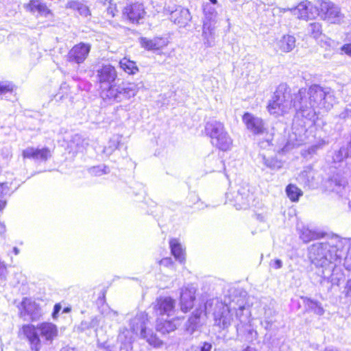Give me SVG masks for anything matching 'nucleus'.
<instances>
[{"label":"nucleus","instance_id":"37","mask_svg":"<svg viewBox=\"0 0 351 351\" xmlns=\"http://www.w3.org/2000/svg\"><path fill=\"white\" fill-rule=\"evenodd\" d=\"M7 272V265L0 260V278L4 276Z\"/></svg>","mask_w":351,"mask_h":351},{"label":"nucleus","instance_id":"7","mask_svg":"<svg viewBox=\"0 0 351 351\" xmlns=\"http://www.w3.org/2000/svg\"><path fill=\"white\" fill-rule=\"evenodd\" d=\"M137 85L134 82L123 83L120 86L115 84L106 89V97L117 101H121L125 99L134 97L138 92Z\"/></svg>","mask_w":351,"mask_h":351},{"label":"nucleus","instance_id":"15","mask_svg":"<svg viewBox=\"0 0 351 351\" xmlns=\"http://www.w3.org/2000/svg\"><path fill=\"white\" fill-rule=\"evenodd\" d=\"M196 290L192 287L182 289L180 298V309L184 313L191 311L195 306Z\"/></svg>","mask_w":351,"mask_h":351},{"label":"nucleus","instance_id":"19","mask_svg":"<svg viewBox=\"0 0 351 351\" xmlns=\"http://www.w3.org/2000/svg\"><path fill=\"white\" fill-rule=\"evenodd\" d=\"M25 8L31 12H38L39 14L43 16L51 14V11L46 3L40 2V0H29Z\"/></svg>","mask_w":351,"mask_h":351},{"label":"nucleus","instance_id":"36","mask_svg":"<svg viewBox=\"0 0 351 351\" xmlns=\"http://www.w3.org/2000/svg\"><path fill=\"white\" fill-rule=\"evenodd\" d=\"M345 296L351 298V280H348L346 285Z\"/></svg>","mask_w":351,"mask_h":351},{"label":"nucleus","instance_id":"6","mask_svg":"<svg viewBox=\"0 0 351 351\" xmlns=\"http://www.w3.org/2000/svg\"><path fill=\"white\" fill-rule=\"evenodd\" d=\"M17 308L19 316L24 320L37 321L43 315L40 305L32 298H23Z\"/></svg>","mask_w":351,"mask_h":351},{"label":"nucleus","instance_id":"31","mask_svg":"<svg viewBox=\"0 0 351 351\" xmlns=\"http://www.w3.org/2000/svg\"><path fill=\"white\" fill-rule=\"evenodd\" d=\"M213 27L210 20L204 22L202 25V36L206 39H208L209 36L213 34Z\"/></svg>","mask_w":351,"mask_h":351},{"label":"nucleus","instance_id":"16","mask_svg":"<svg viewBox=\"0 0 351 351\" xmlns=\"http://www.w3.org/2000/svg\"><path fill=\"white\" fill-rule=\"evenodd\" d=\"M141 337L146 342L154 348H158L163 346V341L154 332L147 330L146 327H143L141 330Z\"/></svg>","mask_w":351,"mask_h":351},{"label":"nucleus","instance_id":"20","mask_svg":"<svg viewBox=\"0 0 351 351\" xmlns=\"http://www.w3.org/2000/svg\"><path fill=\"white\" fill-rule=\"evenodd\" d=\"M295 46V38L293 36L286 34L277 42L278 50L281 53H288Z\"/></svg>","mask_w":351,"mask_h":351},{"label":"nucleus","instance_id":"34","mask_svg":"<svg viewBox=\"0 0 351 351\" xmlns=\"http://www.w3.org/2000/svg\"><path fill=\"white\" fill-rule=\"evenodd\" d=\"M61 305L60 303H57L54 305L53 306V312H52V317L53 319H56L58 317V315L60 312V311L61 310Z\"/></svg>","mask_w":351,"mask_h":351},{"label":"nucleus","instance_id":"45","mask_svg":"<svg viewBox=\"0 0 351 351\" xmlns=\"http://www.w3.org/2000/svg\"><path fill=\"white\" fill-rule=\"evenodd\" d=\"M213 4H216L217 3V0H209Z\"/></svg>","mask_w":351,"mask_h":351},{"label":"nucleus","instance_id":"41","mask_svg":"<svg viewBox=\"0 0 351 351\" xmlns=\"http://www.w3.org/2000/svg\"><path fill=\"white\" fill-rule=\"evenodd\" d=\"M350 260H351V254H348V256H346V260H345V261H346V264H348V262ZM346 268H347L348 269H351V264H350V265H348L346 266Z\"/></svg>","mask_w":351,"mask_h":351},{"label":"nucleus","instance_id":"10","mask_svg":"<svg viewBox=\"0 0 351 351\" xmlns=\"http://www.w3.org/2000/svg\"><path fill=\"white\" fill-rule=\"evenodd\" d=\"M242 121L247 130L254 135L263 134L267 132L263 120L250 112H244L242 115Z\"/></svg>","mask_w":351,"mask_h":351},{"label":"nucleus","instance_id":"26","mask_svg":"<svg viewBox=\"0 0 351 351\" xmlns=\"http://www.w3.org/2000/svg\"><path fill=\"white\" fill-rule=\"evenodd\" d=\"M10 186L11 183L8 182L0 183V212L4 209L7 204L6 201L3 199V197L6 195H10L12 193Z\"/></svg>","mask_w":351,"mask_h":351},{"label":"nucleus","instance_id":"46","mask_svg":"<svg viewBox=\"0 0 351 351\" xmlns=\"http://www.w3.org/2000/svg\"><path fill=\"white\" fill-rule=\"evenodd\" d=\"M226 311H227L228 313H229V312H230V311H229V309H228V308H227V309H226Z\"/></svg>","mask_w":351,"mask_h":351},{"label":"nucleus","instance_id":"3","mask_svg":"<svg viewBox=\"0 0 351 351\" xmlns=\"http://www.w3.org/2000/svg\"><path fill=\"white\" fill-rule=\"evenodd\" d=\"M315 11L317 16L330 24H339L343 17L340 7L330 0H317Z\"/></svg>","mask_w":351,"mask_h":351},{"label":"nucleus","instance_id":"35","mask_svg":"<svg viewBox=\"0 0 351 351\" xmlns=\"http://www.w3.org/2000/svg\"><path fill=\"white\" fill-rule=\"evenodd\" d=\"M212 344L209 342L204 341L200 346V351H211Z\"/></svg>","mask_w":351,"mask_h":351},{"label":"nucleus","instance_id":"43","mask_svg":"<svg viewBox=\"0 0 351 351\" xmlns=\"http://www.w3.org/2000/svg\"><path fill=\"white\" fill-rule=\"evenodd\" d=\"M71 307H65L63 309V313H69V312H71Z\"/></svg>","mask_w":351,"mask_h":351},{"label":"nucleus","instance_id":"29","mask_svg":"<svg viewBox=\"0 0 351 351\" xmlns=\"http://www.w3.org/2000/svg\"><path fill=\"white\" fill-rule=\"evenodd\" d=\"M143 318H147V314L145 313H142L140 315H137L133 319H132L130 322V330L132 332H136L138 328V322L143 319Z\"/></svg>","mask_w":351,"mask_h":351},{"label":"nucleus","instance_id":"21","mask_svg":"<svg viewBox=\"0 0 351 351\" xmlns=\"http://www.w3.org/2000/svg\"><path fill=\"white\" fill-rule=\"evenodd\" d=\"M120 69L129 75H134L139 71L136 62L129 58L124 57L119 62Z\"/></svg>","mask_w":351,"mask_h":351},{"label":"nucleus","instance_id":"30","mask_svg":"<svg viewBox=\"0 0 351 351\" xmlns=\"http://www.w3.org/2000/svg\"><path fill=\"white\" fill-rule=\"evenodd\" d=\"M15 86L10 82H0V95L11 93L15 89Z\"/></svg>","mask_w":351,"mask_h":351},{"label":"nucleus","instance_id":"18","mask_svg":"<svg viewBox=\"0 0 351 351\" xmlns=\"http://www.w3.org/2000/svg\"><path fill=\"white\" fill-rule=\"evenodd\" d=\"M308 94L310 104L312 106L324 100L326 95V92L318 85L311 86L308 88Z\"/></svg>","mask_w":351,"mask_h":351},{"label":"nucleus","instance_id":"1","mask_svg":"<svg viewBox=\"0 0 351 351\" xmlns=\"http://www.w3.org/2000/svg\"><path fill=\"white\" fill-rule=\"evenodd\" d=\"M58 330L56 324L43 322L36 326L26 324L21 326L19 335L25 338L32 351H40L42 348L40 335L45 341H53L58 336Z\"/></svg>","mask_w":351,"mask_h":351},{"label":"nucleus","instance_id":"28","mask_svg":"<svg viewBox=\"0 0 351 351\" xmlns=\"http://www.w3.org/2000/svg\"><path fill=\"white\" fill-rule=\"evenodd\" d=\"M309 34L314 38H319L322 34V25L320 23L314 22L309 25Z\"/></svg>","mask_w":351,"mask_h":351},{"label":"nucleus","instance_id":"25","mask_svg":"<svg viewBox=\"0 0 351 351\" xmlns=\"http://www.w3.org/2000/svg\"><path fill=\"white\" fill-rule=\"evenodd\" d=\"M285 192L291 202H298L303 195V191L294 184H287Z\"/></svg>","mask_w":351,"mask_h":351},{"label":"nucleus","instance_id":"13","mask_svg":"<svg viewBox=\"0 0 351 351\" xmlns=\"http://www.w3.org/2000/svg\"><path fill=\"white\" fill-rule=\"evenodd\" d=\"M313 9L315 6L308 0L300 1L296 6L288 9L291 14L300 20H308L315 18Z\"/></svg>","mask_w":351,"mask_h":351},{"label":"nucleus","instance_id":"4","mask_svg":"<svg viewBox=\"0 0 351 351\" xmlns=\"http://www.w3.org/2000/svg\"><path fill=\"white\" fill-rule=\"evenodd\" d=\"M290 97V88L286 84L280 85L267 105V111L276 117L285 115L288 111L285 102Z\"/></svg>","mask_w":351,"mask_h":351},{"label":"nucleus","instance_id":"33","mask_svg":"<svg viewBox=\"0 0 351 351\" xmlns=\"http://www.w3.org/2000/svg\"><path fill=\"white\" fill-rule=\"evenodd\" d=\"M341 51L351 57V43H346L341 47Z\"/></svg>","mask_w":351,"mask_h":351},{"label":"nucleus","instance_id":"24","mask_svg":"<svg viewBox=\"0 0 351 351\" xmlns=\"http://www.w3.org/2000/svg\"><path fill=\"white\" fill-rule=\"evenodd\" d=\"M176 325L173 319H165L158 321L156 326V330L162 335H167L176 330Z\"/></svg>","mask_w":351,"mask_h":351},{"label":"nucleus","instance_id":"5","mask_svg":"<svg viewBox=\"0 0 351 351\" xmlns=\"http://www.w3.org/2000/svg\"><path fill=\"white\" fill-rule=\"evenodd\" d=\"M146 16V8L144 3L140 0L128 2L121 10L123 20L132 25L142 23Z\"/></svg>","mask_w":351,"mask_h":351},{"label":"nucleus","instance_id":"27","mask_svg":"<svg viewBox=\"0 0 351 351\" xmlns=\"http://www.w3.org/2000/svg\"><path fill=\"white\" fill-rule=\"evenodd\" d=\"M104 4L107 5L106 10L107 16L114 18L118 15L119 10L117 5L113 0H105Z\"/></svg>","mask_w":351,"mask_h":351},{"label":"nucleus","instance_id":"17","mask_svg":"<svg viewBox=\"0 0 351 351\" xmlns=\"http://www.w3.org/2000/svg\"><path fill=\"white\" fill-rule=\"evenodd\" d=\"M169 247L171 254L174 258L180 263H184L186 260L185 248L182 247L178 239L173 238L169 240Z\"/></svg>","mask_w":351,"mask_h":351},{"label":"nucleus","instance_id":"40","mask_svg":"<svg viewBox=\"0 0 351 351\" xmlns=\"http://www.w3.org/2000/svg\"><path fill=\"white\" fill-rule=\"evenodd\" d=\"M306 90L304 88H301L298 90L297 95L300 97V99H302V95H304Z\"/></svg>","mask_w":351,"mask_h":351},{"label":"nucleus","instance_id":"11","mask_svg":"<svg viewBox=\"0 0 351 351\" xmlns=\"http://www.w3.org/2000/svg\"><path fill=\"white\" fill-rule=\"evenodd\" d=\"M152 306L157 315L169 316L175 310L176 300L171 297H159Z\"/></svg>","mask_w":351,"mask_h":351},{"label":"nucleus","instance_id":"12","mask_svg":"<svg viewBox=\"0 0 351 351\" xmlns=\"http://www.w3.org/2000/svg\"><path fill=\"white\" fill-rule=\"evenodd\" d=\"M22 157L23 159L46 162L51 157V152L47 147L42 148L29 147L23 150Z\"/></svg>","mask_w":351,"mask_h":351},{"label":"nucleus","instance_id":"23","mask_svg":"<svg viewBox=\"0 0 351 351\" xmlns=\"http://www.w3.org/2000/svg\"><path fill=\"white\" fill-rule=\"evenodd\" d=\"M172 20L174 23L184 25L190 20L191 16L188 9L181 8L176 10L172 14Z\"/></svg>","mask_w":351,"mask_h":351},{"label":"nucleus","instance_id":"32","mask_svg":"<svg viewBox=\"0 0 351 351\" xmlns=\"http://www.w3.org/2000/svg\"><path fill=\"white\" fill-rule=\"evenodd\" d=\"M224 313L225 312H223L221 315H215V320L219 325L221 324L224 326L227 324V317L226 315H224Z\"/></svg>","mask_w":351,"mask_h":351},{"label":"nucleus","instance_id":"9","mask_svg":"<svg viewBox=\"0 0 351 351\" xmlns=\"http://www.w3.org/2000/svg\"><path fill=\"white\" fill-rule=\"evenodd\" d=\"M91 50L90 43L80 42L74 45L66 54L67 62L81 64L88 58Z\"/></svg>","mask_w":351,"mask_h":351},{"label":"nucleus","instance_id":"42","mask_svg":"<svg viewBox=\"0 0 351 351\" xmlns=\"http://www.w3.org/2000/svg\"><path fill=\"white\" fill-rule=\"evenodd\" d=\"M60 351H75L74 348H71V347H69V346H65V347H63Z\"/></svg>","mask_w":351,"mask_h":351},{"label":"nucleus","instance_id":"8","mask_svg":"<svg viewBox=\"0 0 351 351\" xmlns=\"http://www.w3.org/2000/svg\"><path fill=\"white\" fill-rule=\"evenodd\" d=\"M97 82L101 88L109 89L114 86L118 78V72L116 67L110 63L103 64L96 71Z\"/></svg>","mask_w":351,"mask_h":351},{"label":"nucleus","instance_id":"38","mask_svg":"<svg viewBox=\"0 0 351 351\" xmlns=\"http://www.w3.org/2000/svg\"><path fill=\"white\" fill-rule=\"evenodd\" d=\"M162 263H166V264L171 265L173 263V262H172L171 258L170 257H166V258H164L161 259L159 261V264L160 265H162Z\"/></svg>","mask_w":351,"mask_h":351},{"label":"nucleus","instance_id":"22","mask_svg":"<svg viewBox=\"0 0 351 351\" xmlns=\"http://www.w3.org/2000/svg\"><path fill=\"white\" fill-rule=\"evenodd\" d=\"M66 8L77 11L81 16L87 17L91 15L89 8L77 0H71L66 4Z\"/></svg>","mask_w":351,"mask_h":351},{"label":"nucleus","instance_id":"14","mask_svg":"<svg viewBox=\"0 0 351 351\" xmlns=\"http://www.w3.org/2000/svg\"><path fill=\"white\" fill-rule=\"evenodd\" d=\"M139 43L142 48L146 51H159L168 46V39L162 36H155L153 38L141 37Z\"/></svg>","mask_w":351,"mask_h":351},{"label":"nucleus","instance_id":"44","mask_svg":"<svg viewBox=\"0 0 351 351\" xmlns=\"http://www.w3.org/2000/svg\"><path fill=\"white\" fill-rule=\"evenodd\" d=\"M105 294H106V291H104L101 292V295H102V298H101V302H104V300H105Z\"/></svg>","mask_w":351,"mask_h":351},{"label":"nucleus","instance_id":"2","mask_svg":"<svg viewBox=\"0 0 351 351\" xmlns=\"http://www.w3.org/2000/svg\"><path fill=\"white\" fill-rule=\"evenodd\" d=\"M205 133L210 138L211 144L221 151H227L232 145V141L222 122H208L205 125Z\"/></svg>","mask_w":351,"mask_h":351},{"label":"nucleus","instance_id":"39","mask_svg":"<svg viewBox=\"0 0 351 351\" xmlns=\"http://www.w3.org/2000/svg\"><path fill=\"white\" fill-rule=\"evenodd\" d=\"M282 267V262L279 259H276L274 261V268L279 269Z\"/></svg>","mask_w":351,"mask_h":351}]
</instances>
